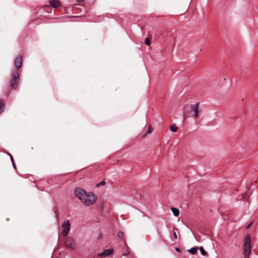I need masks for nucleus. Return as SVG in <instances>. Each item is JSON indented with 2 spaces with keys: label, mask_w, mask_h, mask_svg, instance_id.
Returning a JSON list of instances; mask_svg holds the SVG:
<instances>
[{
  "label": "nucleus",
  "mask_w": 258,
  "mask_h": 258,
  "mask_svg": "<svg viewBox=\"0 0 258 258\" xmlns=\"http://www.w3.org/2000/svg\"><path fill=\"white\" fill-rule=\"evenodd\" d=\"M198 247H193L188 250V251L192 254H195L197 252Z\"/></svg>",
  "instance_id": "f8f14e48"
},
{
  "label": "nucleus",
  "mask_w": 258,
  "mask_h": 258,
  "mask_svg": "<svg viewBox=\"0 0 258 258\" xmlns=\"http://www.w3.org/2000/svg\"><path fill=\"white\" fill-rule=\"evenodd\" d=\"M123 236V232L121 231H119L117 233V236L119 237V238H122Z\"/></svg>",
  "instance_id": "6ab92c4d"
},
{
  "label": "nucleus",
  "mask_w": 258,
  "mask_h": 258,
  "mask_svg": "<svg viewBox=\"0 0 258 258\" xmlns=\"http://www.w3.org/2000/svg\"><path fill=\"white\" fill-rule=\"evenodd\" d=\"M173 236L175 239H177V235L176 234L175 232H173Z\"/></svg>",
  "instance_id": "412c9836"
},
{
  "label": "nucleus",
  "mask_w": 258,
  "mask_h": 258,
  "mask_svg": "<svg viewBox=\"0 0 258 258\" xmlns=\"http://www.w3.org/2000/svg\"><path fill=\"white\" fill-rule=\"evenodd\" d=\"M74 194L81 202H82V201L84 200L85 197L87 196V192L80 187H76L75 188Z\"/></svg>",
  "instance_id": "20e7f679"
},
{
  "label": "nucleus",
  "mask_w": 258,
  "mask_h": 258,
  "mask_svg": "<svg viewBox=\"0 0 258 258\" xmlns=\"http://www.w3.org/2000/svg\"><path fill=\"white\" fill-rule=\"evenodd\" d=\"M243 255L244 258H248L251 250L250 236L247 234L243 245Z\"/></svg>",
  "instance_id": "f257e3e1"
},
{
  "label": "nucleus",
  "mask_w": 258,
  "mask_h": 258,
  "mask_svg": "<svg viewBox=\"0 0 258 258\" xmlns=\"http://www.w3.org/2000/svg\"><path fill=\"white\" fill-rule=\"evenodd\" d=\"M171 211H172L173 215L175 217H177L179 215V211L178 209L175 208H172Z\"/></svg>",
  "instance_id": "9b49d317"
},
{
  "label": "nucleus",
  "mask_w": 258,
  "mask_h": 258,
  "mask_svg": "<svg viewBox=\"0 0 258 258\" xmlns=\"http://www.w3.org/2000/svg\"><path fill=\"white\" fill-rule=\"evenodd\" d=\"M251 224H252V223H250L249 224H248V225L247 226L246 228H249L250 227V226L251 225Z\"/></svg>",
  "instance_id": "b1692460"
},
{
  "label": "nucleus",
  "mask_w": 258,
  "mask_h": 258,
  "mask_svg": "<svg viewBox=\"0 0 258 258\" xmlns=\"http://www.w3.org/2000/svg\"><path fill=\"white\" fill-rule=\"evenodd\" d=\"M199 103H197L190 106V108L194 112L195 117L196 118L199 117V112H200V110H199Z\"/></svg>",
  "instance_id": "6e6552de"
},
{
  "label": "nucleus",
  "mask_w": 258,
  "mask_h": 258,
  "mask_svg": "<svg viewBox=\"0 0 258 258\" xmlns=\"http://www.w3.org/2000/svg\"><path fill=\"white\" fill-rule=\"evenodd\" d=\"M22 58L21 55H18L15 59V67L17 70L20 68L22 64Z\"/></svg>",
  "instance_id": "0eeeda50"
},
{
  "label": "nucleus",
  "mask_w": 258,
  "mask_h": 258,
  "mask_svg": "<svg viewBox=\"0 0 258 258\" xmlns=\"http://www.w3.org/2000/svg\"><path fill=\"white\" fill-rule=\"evenodd\" d=\"M64 245L68 248L75 249L76 248V244L74 238L71 237L66 238L64 242Z\"/></svg>",
  "instance_id": "39448f33"
},
{
  "label": "nucleus",
  "mask_w": 258,
  "mask_h": 258,
  "mask_svg": "<svg viewBox=\"0 0 258 258\" xmlns=\"http://www.w3.org/2000/svg\"><path fill=\"white\" fill-rule=\"evenodd\" d=\"M61 227L63 228V230L61 232L63 236L66 237L68 235V233L71 229V225L69 222V220H68L67 222H64L62 225Z\"/></svg>",
  "instance_id": "423d86ee"
},
{
  "label": "nucleus",
  "mask_w": 258,
  "mask_h": 258,
  "mask_svg": "<svg viewBox=\"0 0 258 258\" xmlns=\"http://www.w3.org/2000/svg\"><path fill=\"white\" fill-rule=\"evenodd\" d=\"M153 132V128L151 125H149L147 130V134H150Z\"/></svg>",
  "instance_id": "aec40b11"
},
{
  "label": "nucleus",
  "mask_w": 258,
  "mask_h": 258,
  "mask_svg": "<svg viewBox=\"0 0 258 258\" xmlns=\"http://www.w3.org/2000/svg\"><path fill=\"white\" fill-rule=\"evenodd\" d=\"M105 184V181H101V182L96 184V187H99L101 185H104Z\"/></svg>",
  "instance_id": "a211bd4d"
},
{
  "label": "nucleus",
  "mask_w": 258,
  "mask_h": 258,
  "mask_svg": "<svg viewBox=\"0 0 258 258\" xmlns=\"http://www.w3.org/2000/svg\"><path fill=\"white\" fill-rule=\"evenodd\" d=\"M97 196L92 192L87 193L86 197L82 201V203L85 206H89L94 204L97 200Z\"/></svg>",
  "instance_id": "7ed1b4c3"
},
{
  "label": "nucleus",
  "mask_w": 258,
  "mask_h": 258,
  "mask_svg": "<svg viewBox=\"0 0 258 258\" xmlns=\"http://www.w3.org/2000/svg\"><path fill=\"white\" fill-rule=\"evenodd\" d=\"M130 253L127 252H125V253H124L123 255V256H128V255H129Z\"/></svg>",
  "instance_id": "4be33fe9"
},
{
  "label": "nucleus",
  "mask_w": 258,
  "mask_h": 258,
  "mask_svg": "<svg viewBox=\"0 0 258 258\" xmlns=\"http://www.w3.org/2000/svg\"><path fill=\"white\" fill-rule=\"evenodd\" d=\"M20 81L19 75L18 72L15 71L12 72L11 80L10 81V86L12 89H16Z\"/></svg>",
  "instance_id": "f03ea898"
},
{
  "label": "nucleus",
  "mask_w": 258,
  "mask_h": 258,
  "mask_svg": "<svg viewBox=\"0 0 258 258\" xmlns=\"http://www.w3.org/2000/svg\"><path fill=\"white\" fill-rule=\"evenodd\" d=\"M113 249L111 248H108L105 249L101 253H98L97 254L98 256H107L112 253Z\"/></svg>",
  "instance_id": "1a4fd4ad"
},
{
  "label": "nucleus",
  "mask_w": 258,
  "mask_h": 258,
  "mask_svg": "<svg viewBox=\"0 0 258 258\" xmlns=\"http://www.w3.org/2000/svg\"><path fill=\"white\" fill-rule=\"evenodd\" d=\"M201 254L203 255H206L207 254V252L204 249L203 246H201L199 248Z\"/></svg>",
  "instance_id": "2eb2a0df"
},
{
  "label": "nucleus",
  "mask_w": 258,
  "mask_h": 258,
  "mask_svg": "<svg viewBox=\"0 0 258 258\" xmlns=\"http://www.w3.org/2000/svg\"><path fill=\"white\" fill-rule=\"evenodd\" d=\"M83 0H77V2H82Z\"/></svg>",
  "instance_id": "393cba45"
},
{
  "label": "nucleus",
  "mask_w": 258,
  "mask_h": 258,
  "mask_svg": "<svg viewBox=\"0 0 258 258\" xmlns=\"http://www.w3.org/2000/svg\"><path fill=\"white\" fill-rule=\"evenodd\" d=\"M4 111V104L2 99H0V113H2Z\"/></svg>",
  "instance_id": "ddd939ff"
},
{
  "label": "nucleus",
  "mask_w": 258,
  "mask_h": 258,
  "mask_svg": "<svg viewBox=\"0 0 258 258\" xmlns=\"http://www.w3.org/2000/svg\"><path fill=\"white\" fill-rule=\"evenodd\" d=\"M49 4L53 8H57L60 6V3L59 0H49Z\"/></svg>",
  "instance_id": "9d476101"
},
{
  "label": "nucleus",
  "mask_w": 258,
  "mask_h": 258,
  "mask_svg": "<svg viewBox=\"0 0 258 258\" xmlns=\"http://www.w3.org/2000/svg\"><path fill=\"white\" fill-rule=\"evenodd\" d=\"M177 129V127L174 124H172L170 127V131L173 132H176Z\"/></svg>",
  "instance_id": "4468645a"
},
{
  "label": "nucleus",
  "mask_w": 258,
  "mask_h": 258,
  "mask_svg": "<svg viewBox=\"0 0 258 258\" xmlns=\"http://www.w3.org/2000/svg\"><path fill=\"white\" fill-rule=\"evenodd\" d=\"M175 250H176V251H177V252H180V248H179V247H176V248H175Z\"/></svg>",
  "instance_id": "5701e85b"
},
{
  "label": "nucleus",
  "mask_w": 258,
  "mask_h": 258,
  "mask_svg": "<svg viewBox=\"0 0 258 258\" xmlns=\"http://www.w3.org/2000/svg\"><path fill=\"white\" fill-rule=\"evenodd\" d=\"M145 43L148 46H149L150 45L151 41L149 38H148V37L146 38L145 40Z\"/></svg>",
  "instance_id": "f3484780"
},
{
  "label": "nucleus",
  "mask_w": 258,
  "mask_h": 258,
  "mask_svg": "<svg viewBox=\"0 0 258 258\" xmlns=\"http://www.w3.org/2000/svg\"><path fill=\"white\" fill-rule=\"evenodd\" d=\"M8 155L10 156V159H11V162H12V164H13V166L14 167V168H16V165L14 163V158L13 157V156H12V155L10 153H8Z\"/></svg>",
  "instance_id": "dca6fc26"
}]
</instances>
